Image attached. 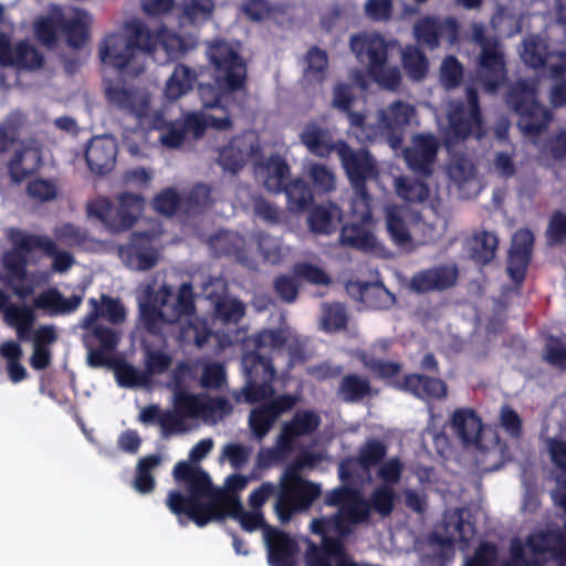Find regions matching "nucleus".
Instances as JSON below:
<instances>
[{
    "label": "nucleus",
    "mask_w": 566,
    "mask_h": 566,
    "mask_svg": "<svg viewBox=\"0 0 566 566\" xmlns=\"http://www.w3.org/2000/svg\"><path fill=\"white\" fill-rule=\"evenodd\" d=\"M174 478L186 484L188 495L177 490L169 491L167 507L177 516L187 515L199 527L227 516L238 521L245 512L239 496L216 489L209 474L200 467L180 461L174 468Z\"/></svg>",
    "instance_id": "nucleus-1"
},
{
    "label": "nucleus",
    "mask_w": 566,
    "mask_h": 566,
    "mask_svg": "<svg viewBox=\"0 0 566 566\" xmlns=\"http://www.w3.org/2000/svg\"><path fill=\"white\" fill-rule=\"evenodd\" d=\"M287 343L285 332L280 328H263L247 339V346L252 347L241 358V365L245 375V384L240 392H234L237 402L256 403L275 395L273 382L276 370L272 357L263 355L262 350L283 348Z\"/></svg>",
    "instance_id": "nucleus-2"
},
{
    "label": "nucleus",
    "mask_w": 566,
    "mask_h": 566,
    "mask_svg": "<svg viewBox=\"0 0 566 566\" xmlns=\"http://www.w3.org/2000/svg\"><path fill=\"white\" fill-rule=\"evenodd\" d=\"M312 453L301 454L282 473L276 492L274 511L281 523H289L295 514L307 512L322 495L319 484L302 476L304 467H312Z\"/></svg>",
    "instance_id": "nucleus-3"
},
{
    "label": "nucleus",
    "mask_w": 566,
    "mask_h": 566,
    "mask_svg": "<svg viewBox=\"0 0 566 566\" xmlns=\"http://www.w3.org/2000/svg\"><path fill=\"white\" fill-rule=\"evenodd\" d=\"M300 138L308 151L318 157H327L332 151H337L354 187L377 175L375 163L368 153L364 150L354 153L343 142L334 143L329 132L317 124H307L301 132Z\"/></svg>",
    "instance_id": "nucleus-4"
},
{
    "label": "nucleus",
    "mask_w": 566,
    "mask_h": 566,
    "mask_svg": "<svg viewBox=\"0 0 566 566\" xmlns=\"http://www.w3.org/2000/svg\"><path fill=\"white\" fill-rule=\"evenodd\" d=\"M416 118L415 108L403 102H395L376 117L350 114V132L360 142H371L385 137L396 149L401 143L402 130Z\"/></svg>",
    "instance_id": "nucleus-5"
},
{
    "label": "nucleus",
    "mask_w": 566,
    "mask_h": 566,
    "mask_svg": "<svg viewBox=\"0 0 566 566\" xmlns=\"http://www.w3.org/2000/svg\"><path fill=\"white\" fill-rule=\"evenodd\" d=\"M199 96L202 103L200 113L190 114L186 120V129L181 132L175 126L160 135L163 145L169 148H177L182 145L186 136L192 134L198 137L202 134L205 127L211 126L223 130L230 127L231 122L226 107L227 93H218L210 84L199 85Z\"/></svg>",
    "instance_id": "nucleus-6"
},
{
    "label": "nucleus",
    "mask_w": 566,
    "mask_h": 566,
    "mask_svg": "<svg viewBox=\"0 0 566 566\" xmlns=\"http://www.w3.org/2000/svg\"><path fill=\"white\" fill-rule=\"evenodd\" d=\"M85 297V285H78L77 291L65 297L56 286L50 285L32 300V304L9 303L3 312L6 323L17 328L35 323V311L49 317L70 315L78 310Z\"/></svg>",
    "instance_id": "nucleus-7"
},
{
    "label": "nucleus",
    "mask_w": 566,
    "mask_h": 566,
    "mask_svg": "<svg viewBox=\"0 0 566 566\" xmlns=\"http://www.w3.org/2000/svg\"><path fill=\"white\" fill-rule=\"evenodd\" d=\"M91 22V17L76 8L62 10L53 7L48 15L35 20L33 31L43 44H52L61 31L72 46H78L84 42Z\"/></svg>",
    "instance_id": "nucleus-8"
},
{
    "label": "nucleus",
    "mask_w": 566,
    "mask_h": 566,
    "mask_svg": "<svg viewBox=\"0 0 566 566\" xmlns=\"http://www.w3.org/2000/svg\"><path fill=\"white\" fill-rule=\"evenodd\" d=\"M108 101L130 114L143 129H161L164 114L158 108L155 96L148 87L107 86Z\"/></svg>",
    "instance_id": "nucleus-9"
},
{
    "label": "nucleus",
    "mask_w": 566,
    "mask_h": 566,
    "mask_svg": "<svg viewBox=\"0 0 566 566\" xmlns=\"http://www.w3.org/2000/svg\"><path fill=\"white\" fill-rule=\"evenodd\" d=\"M352 50L357 59L367 63L368 73L381 87L395 90L400 83L397 67L387 62L389 44L375 33L355 35L350 41Z\"/></svg>",
    "instance_id": "nucleus-10"
},
{
    "label": "nucleus",
    "mask_w": 566,
    "mask_h": 566,
    "mask_svg": "<svg viewBox=\"0 0 566 566\" xmlns=\"http://www.w3.org/2000/svg\"><path fill=\"white\" fill-rule=\"evenodd\" d=\"M363 182L355 187L356 197L353 200V222L345 226L340 233V242L363 251H376L379 241L374 231V221L370 216L369 201L361 189Z\"/></svg>",
    "instance_id": "nucleus-11"
},
{
    "label": "nucleus",
    "mask_w": 566,
    "mask_h": 566,
    "mask_svg": "<svg viewBox=\"0 0 566 566\" xmlns=\"http://www.w3.org/2000/svg\"><path fill=\"white\" fill-rule=\"evenodd\" d=\"M289 167L280 157H272L270 160L256 168L255 175L264 187L271 192L285 190L289 207L291 210H302L312 199V193L302 180H295L289 186L285 181L289 176Z\"/></svg>",
    "instance_id": "nucleus-12"
},
{
    "label": "nucleus",
    "mask_w": 566,
    "mask_h": 566,
    "mask_svg": "<svg viewBox=\"0 0 566 566\" xmlns=\"http://www.w3.org/2000/svg\"><path fill=\"white\" fill-rule=\"evenodd\" d=\"M208 57L214 66L217 84L224 91L240 88L245 80V65L237 43L216 42L209 45Z\"/></svg>",
    "instance_id": "nucleus-13"
},
{
    "label": "nucleus",
    "mask_w": 566,
    "mask_h": 566,
    "mask_svg": "<svg viewBox=\"0 0 566 566\" xmlns=\"http://www.w3.org/2000/svg\"><path fill=\"white\" fill-rule=\"evenodd\" d=\"M137 41L159 63L179 59L197 45L196 36L181 35L167 28L153 32L142 31L137 35Z\"/></svg>",
    "instance_id": "nucleus-14"
},
{
    "label": "nucleus",
    "mask_w": 566,
    "mask_h": 566,
    "mask_svg": "<svg viewBox=\"0 0 566 566\" xmlns=\"http://www.w3.org/2000/svg\"><path fill=\"white\" fill-rule=\"evenodd\" d=\"M472 40L481 48L479 80L486 91L493 92L505 78L503 55L495 41L484 40L481 25H472Z\"/></svg>",
    "instance_id": "nucleus-15"
},
{
    "label": "nucleus",
    "mask_w": 566,
    "mask_h": 566,
    "mask_svg": "<svg viewBox=\"0 0 566 566\" xmlns=\"http://www.w3.org/2000/svg\"><path fill=\"white\" fill-rule=\"evenodd\" d=\"M99 55L105 65L127 70L128 73H139L144 69L146 52L133 46L127 36L113 34L104 40Z\"/></svg>",
    "instance_id": "nucleus-16"
},
{
    "label": "nucleus",
    "mask_w": 566,
    "mask_h": 566,
    "mask_svg": "<svg viewBox=\"0 0 566 566\" xmlns=\"http://www.w3.org/2000/svg\"><path fill=\"white\" fill-rule=\"evenodd\" d=\"M144 208V201L135 195H122L118 198V208L114 212L106 199H98L88 207L90 214L96 216L113 230L132 227Z\"/></svg>",
    "instance_id": "nucleus-17"
},
{
    "label": "nucleus",
    "mask_w": 566,
    "mask_h": 566,
    "mask_svg": "<svg viewBox=\"0 0 566 566\" xmlns=\"http://www.w3.org/2000/svg\"><path fill=\"white\" fill-rule=\"evenodd\" d=\"M249 415V428L253 437L262 440L274 427L277 419L291 411L298 402V397L292 394H282L261 401Z\"/></svg>",
    "instance_id": "nucleus-18"
},
{
    "label": "nucleus",
    "mask_w": 566,
    "mask_h": 566,
    "mask_svg": "<svg viewBox=\"0 0 566 566\" xmlns=\"http://www.w3.org/2000/svg\"><path fill=\"white\" fill-rule=\"evenodd\" d=\"M119 342V333L105 325H96L92 331L84 332L82 343L87 352V365L92 368H101L108 365L117 358L115 353Z\"/></svg>",
    "instance_id": "nucleus-19"
},
{
    "label": "nucleus",
    "mask_w": 566,
    "mask_h": 566,
    "mask_svg": "<svg viewBox=\"0 0 566 566\" xmlns=\"http://www.w3.org/2000/svg\"><path fill=\"white\" fill-rule=\"evenodd\" d=\"M509 103L520 114L518 126L525 134L537 133L548 123V114L535 103L533 85L517 84Z\"/></svg>",
    "instance_id": "nucleus-20"
},
{
    "label": "nucleus",
    "mask_w": 566,
    "mask_h": 566,
    "mask_svg": "<svg viewBox=\"0 0 566 566\" xmlns=\"http://www.w3.org/2000/svg\"><path fill=\"white\" fill-rule=\"evenodd\" d=\"M469 109L463 112L459 105L450 106L447 112V127L446 130L447 143L451 144L455 140L464 139L469 134L476 137L481 136V122L476 108V96L472 90L468 93Z\"/></svg>",
    "instance_id": "nucleus-21"
},
{
    "label": "nucleus",
    "mask_w": 566,
    "mask_h": 566,
    "mask_svg": "<svg viewBox=\"0 0 566 566\" xmlns=\"http://www.w3.org/2000/svg\"><path fill=\"white\" fill-rule=\"evenodd\" d=\"M43 64L42 54L29 42L12 44L10 38L0 33V66L4 69L36 70Z\"/></svg>",
    "instance_id": "nucleus-22"
},
{
    "label": "nucleus",
    "mask_w": 566,
    "mask_h": 566,
    "mask_svg": "<svg viewBox=\"0 0 566 566\" xmlns=\"http://www.w3.org/2000/svg\"><path fill=\"white\" fill-rule=\"evenodd\" d=\"M321 426V417L313 410L298 409L291 420L282 424L276 439V448L281 452L293 450L297 438L313 434Z\"/></svg>",
    "instance_id": "nucleus-23"
},
{
    "label": "nucleus",
    "mask_w": 566,
    "mask_h": 566,
    "mask_svg": "<svg viewBox=\"0 0 566 566\" xmlns=\"http://www.w3.org/2000/svg\"><path fill=\"white\" fill-rule=\"evenodd\" d=\"M154 231L150 235L137 233L132 241L119 251V256L125 265L135 271L151 269L159 259V253L153 244V239L158 234Z\"/></svg>",
    "instance_id": "nucleus-24"
},
{
    "label": "nucleus",
    "mask_w": 566,
    "mask_h": 566,
    "mask_svg": "<svg viewBox=\"0 0 566 566\" xmlns=\"http://www.w3.org/2000/svg\"><path fill=\"white\" fill-rule=\"evenodd\" d=\"M264 536L270 566H296L300 546L295 538L289 533L274 527H266Z\"/></svg>",
    "instance_id": "nucleus-25"
},
{
    "label": "nucleus",
    "mask_w": 566,
    "mask_h": 566,
    "mask_svg": "<svg viewBox=\"0 0 566 566\" xmlns=\"http://www.w3.org/2000/svg\"><path fill=\"white\" fill-rule=\"evenodd\" d=\"M395 387L421 400H442L448 396L446 381L439 377H431L418 373L405 375L401 381L395 384Z\"/></svg>",
    "instance_id": "nucleus-26"
},
{
    "label": "nucleus",
    "mask_w": 566,
    "mask_h": 566,
    "mask_svg": "<svg viewBox=\"0 0 566 566\" xmlns=\"http://www.w3.org/2000/svg\"><path fill=\"white\" fill-rule=\"evenodd\" d=\"M533 241L534 237L530 230L521 229L514 233L506 268L512 281L521 282L526 279Z\"/></svg>",
    "instance_id": "nucleus-27"
},
{
    "label": "nucleus",
    "mask_w": 566,
    "mask_h": 566,
    "mask_svg": "<svg viewBox=\"0 0 566 566\" xmlns=\"http://www.w3.org/2000/svg\"><path fill=\"white\" fill-rule=\"evenodd\" d=\"M438 150V143L431 135H417L405 150L409 168L418 174L429 175Z\"/></svg>",
    "instance_id": "nucleus-28"
},
{
    "label": "nucleus",
    "mask_w": 566,
    "mask_h": 566,
    "mask_svg": "<svg viewBox=\"0 0 566 566\" xmlns=\"http://www.w3.org/2000/svg\"><path fill=\"white\" fill-rule=\"evenodd\" d=\"M258 150V137L254 133L233 139L228 146L219 151V163L226 170L235 171L240 169L247 158Z\"/></svg>",
    "instance_id": "nucleus-29"
},
{
    "label": "nucleus",
    "mask_w": 566,
    "mask_h": 566,
    "mask_svg": "<svg viewBox=\"0 0 566 566\" xmlns=\"http://www.w3.org/2000/svg\"><path fill=\"white\" fill-rule=\"evenodd\" d=\"M544 43L536 36L528 38L524 41L521 57L525 64L536 69L544 65L545 70H549L553 74L562 73L566 70V55L564 53H551L545 60L542 57Z\"/></svg>",
    "instance_id": "nucleus-30"
},
{
    "label": "nucleus",
    "mask_w": 566,
    "mask_h": 566,
    "mask_svg": "<svg viewBox=\"0 0 566 566\" xmlns=\"http://www.w3.org/2000/svg\"><path fill=\"white\" fill-rule=\"evenodd\" d=\"M346 293L365 307L387 310L396 303V295L387 285H344Z\"/></svg>",
    "instance_id": "nucleus-31"
},
{
    "label": "nucleus",
    "mask_w": 566,
    "mask_h": 566,
    "mask_svg": "<svg viewBox=\"0 0 566 566\" xmlns=\"http://www.w3.org/2000/svg\"><path fill=\"white\" fill-rule=\"evenodd\" d=\"M116 150V143L112 137H95L86 149L87 165L94 172L105 174L114 167Z\"/></svg>",
    "instance_id": "nucleus-32"
},
{
    "label": "nucleus",
    "mask_w": 566,
    "mask_h": 566,
    "mask_svg": "<svg viewBox=\"0 0 566 566\" xmlns=\"http://www.w3.org/2000/svg\"><path fill=\"white\" fill-rule=\"evenodd\" d=\"M7 234L12 244L20 249H27L33 243H36L48 254L52 255V270L54 272L63 273L73 264L72 255L66 252H56L54 243L49 239L31 240L23 232L15 229H9Z\"/></svg>",
    "instance_id": "nucleus-33"
},
{
    "label": "nucleus",
    "mask_w": 566,
    "mask_h": 566,
    "mask_svg": "<svg viewBox=\"0 0 566 566\" xmlns=\"http://www.w3.org/2000/svg\"><path fill=\"white\" fill-rule=\"evenodd\" d=\"M526 545L534 554L551 553L555 559L566 557V537L559 531L546 530L531 534Z\"/></svg>",
    "instance_id": "nucleus-34"
},
{
    "label": "nucleus",
    "mask_w": 566,
    "mask_h": 566,
    "mask_svg": "<svg viewBox=\"0 0 566 566\" xmlns=\"http://www.w3.org/2000/svg\"><path fill=\"white\" fill-rule=\"evenodd\" d=\"M197 78L195 70L185 64H177L164 83L163 95L168 101H177L192 90Z\"/></svg>",
    "instance_id": "nucleus-35"
},
{
    "label": "nucleus",
    "mask_w": 566,
    "mask_h": 566,
    "mask_svg": "<svg viewBox=\"0 0 566 566\" xmlns=\"http://www.w3.org/2000/svg\"><path fill=\"white\" fill-rule=\"evenodd\" d=\"M41 163V151L34 142L23 143L15 150L9 164L12 178L15 181L22 180L27 175L36 170Z\"/></svg>",
    "instance_id": "nucleus-36"
},
{
    "label": "nucleus",
    "mask_w": 566,
    "mask_h": 566,
    "mask_svg": "<svg viewBox=\"0 0 566 566\" xmlns=\"http://www.w3.org/2000/svg\"><path fill=\"white\" fill-rule=\"evenodd\" d=\"M417 40L430 48L438 44L439 36H447L450 43L455 41L457 25L453 20L437 22L433 19H423L415 27Z\"/></svg>",
    "instance_id": "nucleus-37"
},
{
    "label": "nucleus",
    "mask_w": 566,
    "mask_h": 566,
    "mask_svg": "<svg viewBox=\"0 0 566 566\" xmlns=\"http://www.w3.org/2000/svg\"><path fill=\"white\" fill-rule=\"evenodd\" d=\"M451 427L464 443H471L479 439L482 422L473 409L460 408L452 415Z\"/></svg>",
    "instance_id": "nucleus-38"
},
{
    "label": "nucleus",
    "mask_w": 566,
    "mask_h": 566,
    "mask_svg": "<svg viewBox=\"0 0 566 566\" xmlns=\"http://www.w3.org/2000/svg\"><path fill=\"white\" fill-rule=\"evenodd\" d=\"M497 238L494 233L479 231L467 242V250L470 256L478 263H489L495 256Z\"/></svg>",
    "instance_id": "nucleus-39"
},
{
    "label": "nucleus",
    "mask_w": 566,
    "mask_h": 566,
    "mask_svg": "<svg viewBox=\"0 0 566 566\" xmlns=\"http://www.w3.org/2000/svg\"><path fill=\"white\" fill-rule=\"evenodd\" d=\"M105 367L113 369L115 379L122 388H138L149 385L148 375L127 363L124 358L117 357Z\"/></svg>",
    "instance_id": "nucleus-40"
},
{
    "label": "nucleus",
    "mask_w": 566,
    "mask_h": 566,
    "mask_svg": "<svg viewBox=\"0 0 566 566\" xmlns=\"http://www.w3.org/2000/svg\"><path fill=\"white\" fill-rule=\"evenodd\" d=\"M387 446L379 439H367L358 449L355 455L358 468L369 474L370 471L380 465L387 455Z\"/></svg>",
    "instance_id": "nucleus-41"
},
{
    "label": "nucleus",
    "mask_w": 566,
    "mask_h": 566,
    "mask_svg": "<svg viewBox=\"0 0 566 566\" xmlns=\"http://www.w3.org/2000/svg\"><path fill=\"white\" fill-rule=\"evenodd\" d=\"M342 213L337 206L328 203L316 207L308 217V226L317 233L335 231L340 223Z\"/></svg>",
    "instance_id": "nucleus-42"
},
{
    "label": "nucleus",
    "mask_w": 566,
    "mask_h": 566,
    "mask_svg": "<svg viewBox=\"0 0 566 566\" xmlns=\"http://www.w3.org/2000/svg\"><path fill=\"white\" fill-rule=\"evenodd\" d=\"M371 392L370 381L357 374L345 375L339 381L337 395L345 402H358Z\"/></svg>",
    "instance_id": "nucleus-43"
},
{
    "label": "nucleus",
    "mask_w": 566,
    "mask_h": 566,
    "mask_svg": "<svg viewBox=\"0 0 566 566\" xmlns=\"http://www.w3.org/2000/svg\"><path fill=\"white\" fill-rule=\"evenodd\" d=\"M321 328L327 333L345 331L348 325V313L345 304L340 302L321 303Z\"/></svg>",
    "instance_id": "nucleus-44"
},
{
    "label": "nucleus",
    "mask_w": 566,
    "mask_h": 566,
    "mask_svg": "<svg viewBox=\"0 0 566 566\" xmlns=\"http://www.w3.org/2000/svg\"><path fill=\"white\" fill-rule=\"evenodd\" d=\"M0 355L7 361V371L12 382L17 384L28 377L27 369L21 364L22 348L14 340H7L0 345Z\"/></svg>",
    "instance_id": "nucleus-45"
},
{
    "label": "nucleus",
    "mask_w": 566,
    "mask_h": 566,
    "mask_svg": "<svg viewBox=\"0 0 566 566\" xmlns=\"http://www.w3.org/2000/svg\"><path fill=\"white\" fill-rule=\"evenodd\" d=\"M161 462L158 454H150L139 459L136 468L134 488L142 494L150 493L155 489V478L151 471Z\"/></svg>",
    "instance_id": "nucleus-46"
},
{
    "label": "nucleus",
    "mask_w": 566,
    "mask_h": 566,
    "mask_svg": "<svg viewBox=\"0 0 566 566\" xmlns=\"http://www.w3.org/2000/svg\"><path fill=\"white\" fill-rule=\"evenodd\" d=\"M386 226L392 241L398 245H406L410 235L405 223V209L397 206H387L385 209Z\"/></svg>",
    "instance_id": "nucleus-47"
},
{
    "label": "nucleus",
    "mask_w": 566,
    "mask_h": 566,
    "mask_svg": "<svg viewBox=\"0 0 566 566\" xmlns=\"http://www.w3.org/2000/svg\"><path fill=\"white\" fill-rule=\"evenodd\" d=\"M212 336V331L206 319L195 317L181 327L180 340L203 348Z\"/></svg>",
    "instance_id": "nucleus-48"
},
{
    "label": "nucleus",
    "mask_w": 566,
    "mask_h": 566,
    "mask_svg": "<svg viewBox=\"0 0 566 566\" xmlns=\"http://www.w3.org/2000/svg\"><path fill=\"white\" fill-rule=\"evenodd\" d=\"M370 512L374 511L381 517L391 515L395 510L396 492L394 486L380 484L376 486L367 500Z\"/></svg>",
    "instance_id": "nucleus-49"
},
{
    "label": "nucleus",
    "mask_w": 566,
    "mask_h": 566,
    "mask_svg": "<svg viewBox=\"0 0 566 566\" xmlns=\"http://www.w3.org/2000/svg\"><path fill=\"white\" fill-rule=\"evenodd\" d=\"M458 279L461 276L455 264L446 263L419 273L413 283H453Z\"/></svg>",
    "instance_id": "nucleus-50"
},
{
    "label": "nucleus",
    "mask_w": 566,
    "mask_h": 566,
    "mask_svg": "<svg viewBox=\"0 0 566 566\" xmlns=\"http://www.w3.org/2000/svg\"><path fill=\"white\" fill-rule=\"evenodd\" d=\"M214 10L212 0H186L184 4V19L191 24L208 21Z\"/></svg>",
    "instance_id": "nucleus-51"
},
{
    "label": "nucleus",
    "mask_w": 566,
    "mask_h": 566,
    "mask_svg": "<svg viewBox=\"0 0 566 566\" xmlns=\"http://www.w3.org/2000/svg\"><path fill=\"white\" fill-rule=\"evenodd\" d=\"M25 118L19 112L11 113L0 125V154L14 142L20 129L24 126Z\"/></svg>",
    "instance_id": "nucleus-52"
},
{
    "label": "nucleus",
    "mask_w": 566,
    "mask_h": 566,
    "mask_svg": "<svg viewBox=\"0 0 566 566\" xmlns=\"http://www.w3.org/2000/svg\"><path fill=\"white\" fill-rule=\"evenodd\" d=\"M175 409L184 417L198 418L205 415V398L193 394H178L175 400Z\"/></svg>",
    "instance_id": "nucleus-53"
},
{
    "label": "nucleus",
    "mask_w": 566,
    "mask_h": 566,
    "mask_svg": "<svg viewBox=\"0 0 566 566\" xmlns=\"http://www.w3.org/2000/svg\"><path fill=\"white\" fill-rule=\"evenodd\" d=\"M402 61L408 75L415 80L424 77L428 71V62L417 48H407L402 52Z\"/></svg>",
    "instance_id": "nucleus-54"
},
{
    "label": "nucleus",
    "mask_w": 566,
    "mask_h": 566,
    "mask_svg": "<svg viewBox=\"0 0 566 566\" xmlns=\"http://www.w3.org/2000/svg\"><path fill=\"white\" fill-rule=\"evenodd\" d=\"M448 175L451 180L459 187L463 188L467 184L474 182L473 166L464 157H453L448 165Z\"/></svg>",
    "instance_id": "nucleus-55"
},
{
    "label": "nucleus",
    "mask_w": 566,
    "mask_h": 566,
    "mask_svg": "<svg viewBox=\"0 0 566 566\" xmlns=\"http://www.w3.org/2000/svg\"><path fill=\"white\" fill-rule=\"evenodd\" d=\"M340 510L345 513L349 523L359 525L368 523L370 520V510L368 501L361 495L360 491L349 504L343 505Z\"/></svg>",
    "instance_id": "nucleus-56"
},
{
    "label": "nucleus",
    "mask_w": 566,
    "mask_h": 566,
    "mask_svg": "<svg viewBox=\"0 0 566 566\" xmlns=\"http://www.w3.org/2000/svg\"><path fill=\"white\" fill-rule=\"evenodd\" d=\"M364 366L385 380H392L401 370V365L397 361H389L365 355L361 358Z\"/></svg>",
    "instance_id": "nucleus-57"
},
{
    "label": "nucleus",
    "mask_w": 566,
    "mask_h": 566,
    "mask_svg": "<svg viewBox=\"0 0 566 566\" xmlns=\"http://www.w3.org/2000/svg\"><path fill=\"white\" fill-rule=\"evenodd\" d=\"M453 527L454 533L458 535V539L464 544H468L475 535V525L464 518V510L455 509L447 521V527Z\"/></svg>",
    "instance_id": "nucleus-58"
},
{
    "label": "nucleus",
    "mask_w": 566,
    "mask_h": 566,
    "mask_svg": "<svg viewBox=\"0 0 566 566\" xmlns=\"http://www.w3.org/2000/svg\"><path fill=\"white\" fill-rule=\"evenodd\" d=\"M214 313L226 324H238L245 314V307L237 300H221L216 304Z\"/></svg>",
    "instance_id": "nucleus-59"
},
{
    "label": "nucleus",
    "mask_w": 566,
    "mask_h": 566,
    "mask_svg": "<svg viewBox=\"0 0 566 566\" xmlns=\"http://www.w3.org/2000/svg\"><path fill=\"white\" fill-rule=\"evenodd\" d=\"M27 195L36 202L54 200L59 190L56 185L49 179H34L28 184Z\"/></svg>",
    "instance_id": "nucleus-60"
},
{
    "label": "nucleus",
    "mask_w": 566,
    "mask_h": 566,
    "mask_svg": "<svg viewBox=\"0 0 566 566\" xmlns=\"http://www.w3.org/2000/svg\"><path fill=\"white\" fill-rule=\"evenodd\" d=\"M306 175L313 181L317 191H329L335 187L334 174L321 164H308Z\"/></svg>",
    "instance_id": "nucleus-61"
},
{
    "label": "nucleus",
    "mask_w": 566,
    "mask_h": 566,
    "mask_svg": "<svg viewBox=\"0 0 566 566\" xmlns=\"http://www.w3.org/2000/svg\"><path fill=\"white\" fill-rule=\"evenodd\" d=\"M327 69V56L325 52L318 49H311L305 56V76L308 80L323 78L324 72Z\"/></svg>",
    "instance_id": "nucleus-62"
},
{
    "label": "nucleus",
    "mask_w": 566,
    "mask_h": 566,
    "mask_svg": "<svg viewBox=\"0 0 566 566\" xmlns=\"http://www.w3.org/2000/svg\"><path fill=\"white\" fill-rule=\"evenodd\" d=\"M172 358L169 354L163 350H148L145 359V374L150 377L155 375L165 374L171 366Z\"/></svg>",
    "instance_id": "nucleus-63"
},
{
    "label": "nucleus",
    "mask_w": 566,
    "mask_h": 566,
    "mask_svg": "<svg viewBox=\"0 0 566 566\" xmlns=\"http://www.w3.org/2000/svg\"><path fill=\"white\" fill-rule=\"evenodd\" d=\"M395 187L397 195L410 202H422L428 197V189L423 184H410L403 178H397Z\"/></svg>",
    "instance_id": "nucleus-64"
}]
</instances>
